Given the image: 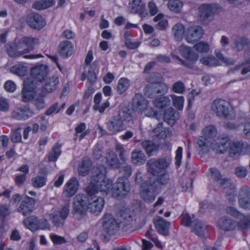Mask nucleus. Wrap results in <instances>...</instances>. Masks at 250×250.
<instances>
[{"label":"nucleus","mask_w":250,"mask_h":250,"mask_svg":"<svg viewBox=\"0 0 250 250\" xmlns=\"http://www.w3.org/2000/svg\"><path fill=\"white\" fill-rule=\"evenodd\" d=\"M170 162L171 160L168 157L151 159L147 162V171L153 177H149L148 183H144L141 186L140 196L145 201H153L156 194L169 183V175L165 170L169 167Z\"/></svg>","instance_id":"f257e3e1"},{"label":"nucleus","mask_w":250,"mask_h":250,"mask_svg":"<svg viewBox=\"0 0 250 250\" xmlns=\"http://www.w3.org/2000/svg\"><path fill=\"white\" fill-rule=\"evenodd\" d=\"M104 204L103 198L94 196L91 199L84 194H78L74 198L73 211L75 214L83 216L87 210L97 215L102 211Z\"/></svg>","instance_id":"f03ea898"},{"label":"nucleus","mask_w":250,"mask_h":250,"mask_svg":"<svg viewBox=\"0 0 250 250\" xmlns=\"http://www.w3.org/2000/svg\"><path fill=\"white\" fill-rule=\"evenodd\" d=\"M38 40L32 37H24L19 40L15 44L8 49V53L11 57H19L32 50Z\"/></svg>","instance_id":"7ed1b4c3"},{"label":"nucleus","mask_w":250,"mask_h":250,"mask_svg":"<svg viewBox=\"0 0 250 250\" xmlns=\"http://www.w3.org/2000/svg\"><path fill=\"white\" fill-rule=\"evenodd\" d=\"M203 136H200L197 140V144L199 148V153L203 155L207 153L212 144L211 140L216 135V129L212 125H208L203 130Z\"/></svg>","instance_id":"20e7f679"},{"label":"nucleus","mask_w":250,"mask_h":250,"mask_svg":"<svg viewBox=\"0 0 250 250\" xmlns=\"http://www.w3.org/2000/svg\"><path fill=\"white\" fill-rule=\"evenodd\" d=\"M130 190L128 179L119 177L112 188V196L118 199L124 198Z\"/></svg>","instance_id":"39448f33"},{"label":"nucleus","mask_w":250,"mask_h":250,"mask_svg":"<svg viewBox=\"0 0 250 250\" xmlns=\"http://www.w3.org/2000/svg\"><path fill=\"white\" fill-rule=\"evenodd\" d=\"M216 56L217 59L212 56H208L200 59V61L203 64L209 67H214L219 65L220 64L218 60L227 65H232L234 63L233 60L224 57L223 55L219 52H217L216 54Z\"/></svg>","instance_id":"423d86ee"},{"label":"nucleus","mask_w":250,"mask_h":250,"mask_svg":"<svg viewBox=\"0 0 250 250\" xmlns=\"http://www.w3.org/2000/svg\"><path fill=\"white\" fill-rule=\"evenodd\" d=\"M221 10V8L217 4H203L199 7V13L203 20L210 21L213 15Z\"/></svg>","instance_id":"0eeeda50"},{"label":"nucleus","mask_w":250,"mask_h":250,"mask_svg":"<svg viewBox=\"0 0 250 250\" xmlns=\"http://www.w3.org/2000/svg\"><path fill=\"white\" fill-rule=\"evenodd\" d=\"M103 229L109 235H114L118 230L119 226L111 214H105L103 217Z\"/></svg>","instance_id":"6e6552de"},{"label":"nucleus","mask_w":250,"mask_h":250,"mask_svg":"<svg viewBox=\"0 0 250 250\" xmlns=\"http://www.w3.org/2000/svg\"><path fill=\"white\" fill-rule=\"evenodd\" d=\"M37 92L35 83L33 82H30L28 79L25 80L24 82V86L22 91V101L24 102L31 101L34 98L35 93Z\"/></svg>","instance_id":"1a4fd4ad"},{"label":"nucleus","mask_w":250,"mask_h":250,"mask_svg":"<svg viewBox=\"0 0 250 250\" xmlns=\"http://www.w3.org/2000/svg\"><path fill=\"white\" fill-rule=\"evenodd\" d=\"M204 34L202 28L199 26L189 27L186 32V39L189 43H193L201 39Z\"/></svg>","instance_id":"9d476101"},{"label":"nucleus","mask_w":250,"mask_h":250,"mask_svg":"<svg viewBox=\"0 0 250 250\" xmlns=\"http://www.w3.org/2000/svg\"><path fill=\"white\" fill-rule=\"evenodd\" d=\"M238 202L242 208L250 209V188L248 187L244 186L240 188Z\"/></svg>","instance_id":"9b49d317"},{"label":"nucleus","mask_w":250,"mask_h":250,"mask_svg":"<svg viewBox=\"0 0 250 250\" xmlns=\"http://www.w3.org/2000/svg\"><path fill=\"white\" fill-rule=\"evenodd\" d=\"M48 73V68L45 64L36 65L31 70V76L39 82H41L45 79Z\"/></svg>","instance_id":"f8f14e48"},{"label":"nucleus","mask_w":250,"mask_h":250,"mask_svg":"<svg viewBox=\"0 0 250 250\" xmlns=\"http://www.w3.org/2000/svg\"><path fill=\"white\" fill-rule=\"evenodd\" d=\"M155 79L154 80L153 78H149L148 82L151 84H154L155 86V90L157 94L165 95L167 93L168 87L167 85L161 82L162 76L159 74H157L154 76Z\"/></svg>","instance_id":"ddd939ff"},{"label":"nucleus","mask_w":250,"mask_h":250,"mask_svg":"<svg viewBox=\"0 0 250 250\" xmlns=\"http://www.w3.org/2000/svg\"><path fill=\"white\" fill-rule=\"evenodd\" d=\"M153 223L158 232L164 236L169 235L170 223L162 217L156 216L154 218Z\"/></svg>","instance_id":"4468645a"},{"label":"nucleus","mask_w":250,"mask_h":250,"mask_svg":"<svg viewBox=\"0 0 250 250\" xmlns=\"http://www.w3.org/2000/svg\"><path fill=\"white\" fill-rule=\"evenodd\" d=\"M58 52L63 58L70 57L74 52V45L70 41L61 42L58 46Z\"/></svg>","instance_id":"2eb2a0df"},{"label":"nucleus","mask_w":250,"mask_h":250,"mask_svg":"<svg viewBox=\"0 0 250 250\" xmlns=\"http://www.w3.org/2000/svg\"><path fill=\"white\" fill-rule=\"evenodd\" d=\"M191 231L199 237L203 238L207 232L208 225L203 221L200 220H194L190 227Z\"/></svg>","instance_id":"dca6fc26"},{"label":"nucleus","mask_w":250,"mask_h":250,"mask_svg":"<svg viewBox=\"0 0 250 250\" xmlns=\"http://www.w3.org/2000/svg\"><path fill=\"white\" fill-rule=\"evenodd\" d=\"M35 201L33 198L26 196L22 201L21 206L18 208L19 212L26 216L32 211Z\"/></svg>","instance_id":"f3484780"},{"label":"nucleus","mask_w":250,"mask_h":250,"mask_svg":"<svg viewBox=\"0 0 250 250\" xmlns=\"http://www.w3.org/2000/svg\"><path fill=\"white\" fill-rule=\"evenodd\" d=\"M218 224L219 228L226 231H232L237 227V222L235 221L226 216L220 218Z\"/></svg>","instance_id":"a211bd4d"},{"label":"nucleus","mask_w":250,"mask_h":250,"mask_svg":"<svg viewBox=\"0 0 250 250\" xmlns=\"http://www.w3.org/2000/svg\"><path fill=\"white\" fill-rule=\"evenodd\" d=\"M108 130L115 134L123 129V122L118 115L114 116L107 124Z\"/></svg>","instance_id":"6ab92c4d"},{"label":"nucleus","mask_w":250,"mask_h":250,"mask_svg":"<svg viewBox=\"0 0 250 250\" xmlns=\"http://www.w3.org/2000/svg\"><path fill=\"white\" fill-rule=\"evenodd\" d=\"M229 146V139L224 137L218 139L213 145V150L218 154L224 153Z\"/></svg>","instance_id":"aec40b11"},{"label":"nucleus","mask_w":250,"mask_h":250,"mask_svg":"<svg viewBox=\"0 0 250 250\" xmlns=\"http://www.w3.org/2000/svg\"><path fill=\"white\" fill-rule=\"evenodd\" d=\"M106 173V167L103 165H99L93 167L91 176V180L99 183L102 179H104Z\"/></svg>","instance_id":"412c9836"},{"label":"nucleus","mask_w":250,"mask_h":250,"mask_svg":"<svg viewBox=\"0 0 250 250\" xmlns=\"http://www.w3.org/2000/svg\"><path fill=\"white\" fill-rule=\"evenodd\" d=\"M79 188V182L76 178L70 179L65 186L64 192L67 197L73 196L77 192Z\"/></svg>","instance_id":"4be33fe9"},{"label":"nucleus","mask_w":250,"mask_h":250,"mask_svg":"<svg viewBox=\"0 0 250 250\" xmlns=\"http://www.w3.org/2000/svg\"><path fill=\"white\" fill-rule=\"evenodd\" d=\"M28 22L30 26L36 29H41L46 24L43 18L39 14L30 15Z\"/></svg>","instance_id":"5701e85b"},{"label":"nucleus","mask_w":250,"mask_h":250,"mask_svg":"<svg viewBox=\"0 0 250 250\" xmlns=\"http://www.w3.org/2000/svg\"><path fill=\"white\" fill-rule=\"evenodd\" d=\"M120 217L124 224L123 229L125 231H127V229L132 228L133 216L129 210L126 209L122 210L121 211Z\"/></svg>","instance_id":"b1692460"},{"label":"nucleus","mask_w":250,"mask_h":250,"mask_svg":"<svg viewBox=\"0 0 250 250\" xmlns=\"http://www.w3.org/2000/svg\"><path fill=\"white\" fill-rule=\"evenodd\" d=\"M240 72L242 75H245L250 72V61H246L231 68L228 71L229 74Z\"/></svg>","instance_id":"393cba45"},{"label":"nucleus","mask_w":250,"mask_h":250,"mask_svg":"<svg viewBox=\"0 0 250 250\" xmlns=\"http://www.w3.org/2000/svg\"><path fill=\"white\" fill-rule=\"evenodd\" d=\"M162 118L170 125H173L179 118V113L177 110H164Z\"/></svg>","instance_id":"a878e982"},{"label":"nucleus","mask_w":250,"mask_h":250,"mask_svg":"<svg viewBox=\"0 0 250 250\" xmlns=\"http://www.w3.org/2000/svg\"><path fill=\"white\" fill-rule=\"evenodd\" d=\"M179 51L183 56L188 61L195 62L198 58V54L193 52L189 47L186 45H181Z\"/></svg>","instance_id":"bb28decb"},{"label":"nucleus","mask_w":250,"mask_h":250,"mask_svg":"<svg viewBox=\"0 0 250 250\" xmlns=\"http://www.w3.org/2000/svg\"><path fill=\"white\" fill-rule=\"evenodd\" d=\"M163 123H159L157 127L153 130L154 135L156 137L161 139L169 137L172 135V132L169 128H163Z\"/></svg>","instance_id":"cd10ccee"},{"label":"nucleus","mask_w":250,"mask_h":250,"mask_svg":"<svg viewBox=\"0 0 250 250\" xmlns=\"http://www.w3.org/2000/svg\"><path fill=\"white\" fill-rule=\"evenodd\" d=\"M105 159L107 163L112 168L117 169L120 167V163L117 155L112 150L108 149L107 151Z\"/></svg>","instance_id":"c85d7f7f"},{"label":"nucleus","mask_w":250,"mask_h":250,"mask_svg":"<svg viewBox=\"0 0 250 250\" xmlns=\"http://www.w3.org/2000/svg\"><path fill=\"white\" fill-rule=\"evenodd\" d=\"M148 101L139 93L135 94L132 100V105L138 109H146L147 107Z\"/></svg>","instance_id":"c756f323"},{"label":"nucleus","mask_w":250,"mask_h":250,"mask_svg":"<svg viewBox=\"0 0 250 250\" xmlns=\"http://www.w3.org/2000/svg\"><path fill=\"white\" fill-rule=\"evenodd\" d=\"M229 155L231 157L236 158L239 156L242 152L244 148L243 143L240 142H233L229 143Z\"/></svg>","instance_id":"7c9ffc66"},{"label":"nucleus","mask_w":250,"mask_h":250,"mask_svg":"<svg viewBox=\"0 0 250 250\" xmlns=\"http://www.w3.org/2000/svg\"><path fill=\"white\" fill-rule=\"evenodd\" d=\"M141 146L149 156L153 155L159 147V145H156L153 141L150 140H146L142 142Z\"/></svg>","instance_id":"2f4dec72"},{"label":"nucleus","mask_w":250,"mask_h":250,"mask_svg":"<svg viewBox=\"0 0 250 250\" xmlns=\"http://www.w3.org/2000/svg\"><path fill=\"white\" fill-rule=\"evenodd\" d=\"M24 225L31 231H36L39 229V220L34 216H31L26 218L23 221Z\"/></svg>","instance_id":"473e14b6"},{"label":"nucleus","mask_w":250,"mask_h":250,"mask_svg":"<svg viewBox=\"0 0 250 250\" xmlns=\"http://www.w3.org/2000/svg\"><path fill=\"white\" fill-rule=\"evenodd\" d=\"M102 99V95L101 93H98L95 95L94 109H105L109 106L110 103L108 101H104L101 103Z\"/></svg>","instance_id":"72a5a7b5"},{"label":"nucleus","mask_w":250,"mask_h":250,"mask_svg":"<svg viewBox=\"0 0 250 250\" xmlns=\"http://www.w3.org/2000/svg\"><path fill=\"white\" fill-rule=\"evenodd\" d=\"M59 83L58 78L57 77L53 76L45 79V83L43 86L44 89L47 92H50L56 88Z\"/></svg>","instance_id":"f704fd0d"},{"label":"nucleus","mask_w":250,"mask_h":250,"mask_svg":"<svg viewBox=\"0 0 250 250\" xmlns=\"http://www.w3.org/2000/svg\"><path fill=\"white\" fill-rule=\"evenodd\" d=\"M113 185L112 181L109 179H106V178H104V179H102V180L99 183V190L105 195H107L108 193L112 190Z\"/></svg>","instance_id":"c9c22d12"},{"label":"nucleus","mask_w":250,"mask_h":250,"mask_svg":"<svg viewBox=\"0 0 250 250\" xmlns=\"http://www.w3.org/2000/svg\"><path fill=\"white\" fill-rule=\"evenodd\" d=\"M33 115L32 110H13L12 117L13 119L25 120Z\"/></svg>","instance_id":"e433bc0d"},{"label":"nucleus","mask_w":250,"mask_h":250,"mask_svg":"<svg viewBox=\"0 0 250 250\" xmlns=\"http://www.w3.org/2000/svg\"><path fill=\"white\" fill-rule=\"evenodd\" d=\"M132 162L136 165L144 163L146 160L145 154L141 150H134L131 153Z\"/></svg>","instance_id":"4c0bfd02"},{"label":"nucleus","mask_w":250,"mask_h":250,"mask_svg":"<svg viewBox=\"0 0 250 250\" xmlns=\"http://www.w3.org/2000/svg\"><path fill=\"white\" fill-rule=\"evenodd\" d=\"M185 32V27L182 24L177 23L172 28V34L176 41L181 40Z\"/></svg>","instance_id":"58836bf2"},{"label":"nucleus","mask_w":250,"mask_h":250,"mask_svg":"<svg viewBox=\"0 0 250 250\" xmlns=\"http://www.w3.org/2000/svg\"><path fill=\"white\" fill-rule=\"evenodd\" d=\"M55 3V0H41L35 2L33 8L39 10H44L49 8Z\"/></svg>","instance_id":"ea45409f"},{"label":"nucleus","mask_w":250,"mask_h":250,"mask_svg":"<svg viewBox=\"0 0 250 250\" xmlns=\"http://www.w3.org/2000/svg\"><path fill=\"white\" fill-rule=\"evenodd\" d=\"M153 104L155 107L163 109L167 107L171 104V101L169 98L167 96H163L156 99Z\"/></svg>","instance_id":"a19ab883"},{"label":"nucleus","mask_w":250,"mask_h":250,"mask_svg":"<svg viewBox=\"0 0 250 250\" xmlns=\"http://www.w3.org/2000/svg\"><path fill=\"white\" fill-rule=\"evenodd\" d=\"M91 166V162L88 159H84L79 165L78 171L79 175L84 176L88 174L90 167Z\"/></svg>","instance_id":"79ce46f5"},{"label":"nucleus","mask_w":250,"mask_h":250,"mask_svg":"<svg viewBox=\"0 0 250 250\" xmlns=\"http://www.w3.org/2000/svg\"><path fill=\"white\" fill-rule=\"evenodd\" d=\"M11 72L19 76H23L28 71V67L21 63L16 64L10 68Z\"/></svg>","instance_id":"37998d69"},{"label":"nucleus","mask_w":250,"mask_h":250,"mask_svg":"<svg viewBox=\"0 0 250 250\" xmlns=\"http://www.w3.org/2000/svg\"><path fill=\"white\" fill-rule=\"evenodd\" d=\"M99 183L97 182H94L93 181L90 180V183L89 185L86 188L85 192L87 194L86 195L89 199H91L93 197L96 196L95 195L98 193Z\"/></svg>","instance_id":"c03bdc74"},{"label":"nucleus","mask_w":250,"mask_h":250,"mask_svg":"<svg viewBox=\"0 0 250 250\" xmlns=\"http://www.w3.org/2000/svg\"><path fill=\"white\" fill-rule=\"evenodd\" d=\"M167 6L172 12L179 13L183 6V2L181 0H169Z\"/></svg>","instance_id":"a18cd8bd"},{"label":"nucleus","mask_w":250,"mask_h":250,"mask_svg":"<svg viewBox=\"0 0 250 250\" xmlns=\"http://www.w3.org/2000/svg\"><path fill=\"white\" fill-rule=\"evenodd\" d=\"M130 83L126 78H121L118 82L117 90L120 95L123 94L130 86Z\"/></svg>","instance_id":"49530a36"},{"label":"nucleus","mask_w":250,"mask_h":250,"mask_svg":"<svg viewBox=\"0 0 250 250\" xmlns=\"http://www.w3.org/2000/svg\"><path fill=\"white\" fill-rule=\"evenodd\" d=\"M249 43L248 39L243 37H237L234 40L233 47L237 50H241L247 46Z\"/></svg>","instance_id":"de8ad7c7"},{"label":"nucleus","mask_w":250,"mask_h":250,"mask_svg":"<svg viewBox=\"0 0 250 250\" xmlns=\"http://www.w3.org/2000/svg\"><path fill=\"white\" fill-rule=\"evenodd\" d=\"M239 219L240 220L237 223L238 229L243 232L247 231L250 228V218L243 215V216Z\"/></svg>","instance_id":"09e8293b"},{"label":"nucleus","mask_w":250,"mask_h":250,"mask_svg":"<svg viewBox=\"0 0 250 250\" xmlns=\"http://www.w3.org/2000/svg\"><path fill=\"white\" fill-rule=\"evenodd\" d=\"M129 5L132 13H141L145 7L141 0H133Z\"/></svg>","instance_id":"8fccbe9b"},{"label":"nucleus","mask_w":250,"mask_h":250,"mask_svg":"<svg viewBox=\"0 0 250 250\" xmlns=\"http://www.w3.org/2000/svg\"><path fill=\"white\" fill-rule=\"evenodd\" d=\"M229 103L221 99L214 100L211 104L212 109H225L229 108Z\"/></svg>","instance_id":"3c124183"},{"label":"nucleus","mask_w":250,"mask_h":250,"mask_svg":"<svg viewBox=\"0 0 250 250\" xmlns=\"http://www.w3.org/2000/svg\"><path fill=\"white\" fill-rule=\"evenodd\" d=\"M216 116L226 120H232L235 118V113L234 110H214Z\"/></svg>","instance_id":"603ef678"},{"label":"nucleus","mask_w":250,"mask_h":250,"mask_svg":"<svg viewBox=\"0 0 250 250\" xmlns=\"http://www.w3.org/2000/svg\"><path fill=\"white\" fill-rule=\"evenodd\" d=\"M141 111L143 112L146 117L160 120L162 118L163 111L164 110H141Z\"/></svg>","instance_id":"864d4df0"},{"label":"nucleus","mask_w":250,"mask_h":250,"mask_svg":"<svg viewBox=\"0 0 250 250\" xmlns=\"http://www.w3.org/2000/svg\"><path fill=\"white\" fill-rule=\"evenodd\" d=\"M172 100L173 104L178 109H182L184 103V98L183 96H178L173 94L171 95Z\"/></svg>","instance_id":"5fc2aeb1"},{"label":"nucleus","mask_w":250,"mask_h":250,"mask_svg":"<svg viewBox=\"0 0 250 250\" xmlns=\"http://www.w3.org/2000/svg\"><path fill=\"white\" fill-rule=\"evenodd\" d=\"M193 48L199 53H207L209 49V45L207 42H201L195 44Z\"/></svg>","instance_id":"6e6d98bb"},{"label":"nucleus","mask_w":250,"mask_h":250,"mask_svg":"<svg viewBox=\"0 0 250 250\" xmlns=\"http://www.w3.org/2000/svg\"><path fill=\"white\" fill-rule=\"evenodd\" d=\"M60 147L61 146L57 145L53 147L52 151L49 153L48 156L49 161H55L57 160L61 154Z\"/></svg>","instance_id":"4d7b16f0"},{"label":"nucleus","mask_w":250,"mask_h":250,"mask_svg":"<svg viewBox=\"0 0 250 250\" xmlns=\"http://www.w3.org/2000/svg\"><path fill=\"white\" fill-rule=\"evenodd\" d=\"M33 186L35 188L43 187L46 182V178L44 176H37L31 180Z\"/></svg>","instance_id":"13d9d810"},{"label":"nucleus","mask_w":250,"mask_h":250,"mask_svg":"<svg viewBox=\"0 0 250 250\" xmlns=\"http://www.w3.org/2000/svg\"><path fill=\"white\" fill-rule=\"evenodd\" d=\"M227 214L237 218H241L243 216V214L241 213L238 209L232 207H227L225 209Z\"/></svg>","instance_id":"bf43d9fd"},{"label":"nucleus","mask_w":250,"mask_h":250,"mask_svg":"<svg viewBox=\"0 0 250 250\" xmlns=\"http://www.w3.org/2000/svg\"><path fill=\"white\" fill-rule=\"evenodd\" d=\"M134 110H120L118 114L124 121H130L133 118Z\"/></svg>","instance_id":"052dcab7"},{"label":"nucleus","mask_w":250,"mask_h":250,"mask_svg":"<svg viewBox=\"0 0 250 250\" xmlns=\"http://www.w3.org/2000/svg\"><path fill=\"white\" fill-rule=\"evenodd\" d=\"M154 84L150 83L146 85L145 90V95L148 98H153L157 94Z\"/></svg>","instance_id":"680f3d73"},{"label":"nucleus","mask_w":250,"mask_h":250,"mask_svg":"<svg viewBox=\"0 0 250 250\" xmlns=\"http://www.w3.org/2000/svg\"><path fill=\"white\" fill-rule=\"evenodd\" d=\"M50 216L52 222L56 227H59L63 226L65 220L62 218H60L58 212H54Z\"/></svg>","instance_id":"e2e57ef3"},{"label":"nucleus","mask_w":250,"mask_h":250,"mask_svg":"<svg viewBox=\"0 0 250 250\" xmlns=\"http://www.w3.org/2000/svg\"><path fill=\"white\" fill-rule=\"evenodd\" d=\"M172 90L176 93H183L185 91V86L184 83L180 81L175 83L172 86Z\"/></svg>","instance_id":"0e129e2a"},{"label":"nucleus","mask_w":250,"mask_h":250,"mask_svg":"<svg viewBox=\"0 0 250 250\" xmlns=\"http://www.w3.org/2000/svg\"><path fill=\"white\" fill-rule=\"evenodd\" d=\"M181 223L185 227H191L193 221H191V218L187 213H182L180 216Z\"/></svg>","instance_id":"69168bd1"},{"label":"nucleus","mask_w":250,"mask_h":250,"mask_svg":"<svg viewBox=\"0 0 250 250\" xmlns=\"http://www.w3.org/2000/svg\"><path fill=\"white\" fill-rule=\"evenodd\" d=\"M60 218H62L64 220L67 218L69 213V205L65 204L59 211Z\"/></svg>","instance_id":"338daca9"},{"label":"nucleus","mask_w":250,"mask_h":250,"mask_svg":"<svg viewBox=\"0 0 250 250\" xmlns=\"http://www.w3.org/2000/svg\"><path fill=\"white\" fill-rule=\"evenodd\" d=\"M103 149V147L99 145H97L95 146L93 151V155L95 159L99 160L102 156Z\"/></svg>","instance_id":"774afa93"}]
</instances>
